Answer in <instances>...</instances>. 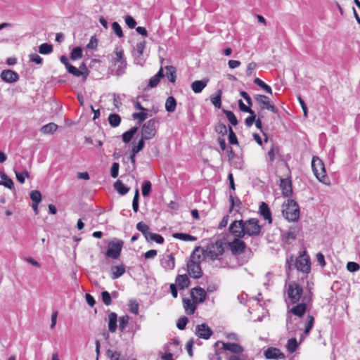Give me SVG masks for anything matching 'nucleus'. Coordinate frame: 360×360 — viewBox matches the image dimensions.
<instances>
[{
	"label": "nucleus",
	"instance_id": "1",
	"mask_svg": "<svg viewBox=\"0 0 360 360\" xmlns=\"http://www.w3.org/2000/svg\"><path fill=\"white\" fill-rule=\"evenodd\" d=\"M311 297H304L301 303L292 307L287 311L286 314V327L287 330L290 332L295 331L297 330V321L298 318H301L307 311V303L310 302Z\"/></svg>",
	"mask_w": 360,
	"mask_h": 360
},
{
	"label": "nucleus",
	"instance_id": "2",
	"mask_svg": "<svg viewBox=\"0 0 360 360\" xmlns=\"http://www.w3.org/2000/svg\"><path fill=\"white\" fill-rule=\"evenodd\" d=\"M283 217L289 221H296L300 217V207L296 201L289 199L286 204H283Z\"/></svg>",
	"mask_w": 360,
	"mask_h": 360
},
{
	"label": "nucleus",
	"instance_id": "3",
	"mask_svg": "<svg viewBox=\"0 0 360 360\" xmlns=\"http://www.w3.org/2000/svg\"><path fill=\"white\" fill-rule=\"evenodd\" d=\"M288 297L292 304H296L300 301H302L304 297H307L306 295H303V288L299 283L295 281L290 282L288 285ZM311 297V292H309Z\"/></svg>",
	"mask_w": 360,
	"mask_h": 360
},
{
	"label": "nucleus",
	"instance_id": "4",
	"mask_svg": "<svg viewBox=\"0 0 360 360\" xmlns=\"http://www.w3.org/2000/svg\"><path fill=\"white\" fill-rule=\"evenodd\" d=\"M244 222V236L256 237L261 234L262 227L259 224V221L257 218H250L243 220Z\"/></svg>",
	"mask_w": 360,
	"mask_h": 360
},
{
	"label": "nucleus",
	"instance_id": "5",
	"mask_svg": "<svg viewBox=\"0 0 360 360\" xmlns=\"http://www.w3.org/2000/svg\"><path fill=\"white\" fill-rule=\"evenodd\" d=\"M159 121L153 118L145 122L141 127V138L145 140L153 139L157 132Z\"/></svg>",
	"mask_w": 360,
	"mask_h": 360
},
{
	"label": "nucleus",
	"instance_id": "6",
	"mask_svg": "<svg viewBox=\"0 0 360 360\" xmlns=\"http://www.w3.org/2000/svg\"><path fill=\"white\" fill-rule=\"evenodd\" d=\"M311 167L316 179L320 182L324 183L326 178V172L322 160L317 156H314L311 160Z\"/></svg>",
	"mask_w": 360,
	"mask_h": 360
},
{
	"label": "nucleus",
	"instance_id": "7",
	"mask_svg": "<svg viewBox=\"0 0 360 360\" xmlns=\"http://www.w3.org/2000/svg\"><path fill=\"white\" fill-rule=\"evenodd\" d=\"M200 247H196L191 255V259L187 263V271L189 275L194 278H199L202 276V270L200 266L199 261H195L194 254L196 251H198Z\"/></svg>",
	"mask_w": 360,
	"mask_h": 360
},
{
	"label": "nucleus",
	"instance_id": "8",
	"mask_svg": "<svg viewBox=\"0 0 360 360\" xmlns=\"http://www.w3.org/2000/svg\"><path fill=\"white\" fill-rule=\"evenodd\" d=\"M224 244L221 240L208 244L205 250L206 255L210 257L212 260L217 259L224 252Z\"/></svg>",
	"mask_w": 360,
	"mask_h": 360
},
{
	"label": "nucleus",
	"instance_id": "9",
	"mask_svg": "<svg viewBox=\"0 0 360 360\" xmlns=\"http://www.w3.org/2000/svg\"><path fill=\"white\" fill-rule=\"evenodd\" d=\"M295 266L297 271L308 274L311 270V262L306 251H303L295 260Z\"/></svg>",
	"mask_w": 360,
	"mask_h": 360
},
{
	"label": "nucleus",
	"instance_id": "10",
	"mask_svg": "<svg viewBox=\"0 0 360 360\" xmlns=\"http://www.w3.org/2000/svg\"><path fill=\"white\" fill-rule=\"evenodd\" d=\"M123 245L124 242L121 240L110 242L105 253L106 257L117 259L120 256Z\"/></svg>",
	"mask_w": 360,
	"mask_h": 360
},
{
	"label": "nucleus",
	"instance_id": "11",
	"mask_svg": "<svg viewBox=\"0 0 360 360\" xmlns=\"http://www.w3.org/2000/svg\"><path fill=\"white\" fill-rule=\"evenodd\" d=\"M254 98L256 102L259 105L262 110L266 109L271 111L274 113H278V109L271 104L269 100V98L265 95L255 94Z\"/></svg>",
	"mask_w": 360,
	"mask_h": 360
},
{
	"label": "nucleus",
	"instance_id": "12",
	"mask_svg": "<svg viewBox=\"0 0 360 360\" xmlns=\"http://www.w3.org/2000/svg\"><path fill=\"white\" fill-rule=\"evenodd\" d=\"M244 222L243 219L235 220L229 226V232L235 237L243 238H244Z\"/></svg>",
	"mask_w": 360,
	"mask_h": 360
},
{
	"label": "nucleus",
	"instance_id": "13",
	"mask_svg": "<svg viewBox=\"0 0 360 360\" xmlns=\"http://www.w3.org/2000/svg\"><path fill=\"white\" fill-rule=\"evenodd\" d=\"M229 248L233 255H238L245 252L246 244L240 238H236L232 242L226 243Z\"/></svg>",
	"mask_w": 360,
	"mask_h": 360
},
{
	"label": "nucleus",
	"instance_id": "14",
	"mask_svg": "<svg viewBox=\"0 0 360 360\" xmlns=\"http://www.w3.org/2000/svg\"><path fill=\"white\" fill-rule=\"evenodd\" d=\"M219 345H222V349L226 351H229L232 353L240 354L243 352V347L236 343H231V342H224L223 341H217L214 343V347H219Z\"/></svg>",
	"mask_w": 360,
	"mask_h": 360
},
{
	"label": "nucleus",
	"instance_id": "15",
	"mask_svg": "<svg viewBox=\"0 0 360 360\" xmlns=\"http://www.w3.org/2000/svg\"><path fill=\"white\" fill-rule=\"evenodd\" d=\"M212 329L207 323L197 325L195 327V335L200 338L208 340L212 335Z\"/></svg>",
	"mask_w": 360,
	"mask_h": 360
},
{
	"label": "nucleus",
	"instance_id": "16",
	"mask_svg": "<svg viewBox=\"0 0 360 360\" xmlns=\"http://www.w3.org/2000/svg\"><path fill=\"white\" fill-rule=\"evenodd\" d=\"M160 264L165 271H171L175 266V258L173 253L164 255L160 259Z\"/></svg>",
	"mask_w": 360,
	"mask_h": 360
},
{
	"label": "nucleus",
	"instance_id": "17",
	"mask_svg": "<svg viewBox=\"0 0 360 360\" xmlns=\"http://www.w3.org/2000/svg\"><path fill=\"white\" fill-rule=\"evenodd\" d=\"M146 41L142 40L136 44V51L133 53L135 59V63L142 65L143 63V53L146 49Z\"/></svg>",
	"mask_w": 360,
	"mask_h": 360
},
{
	"label": "nucleus",
	"instance_id": "18",
	"mask_svg": "<svg viewBox=\"0 0 360 360\" xmlns=\"http://www.w3.org/2000/svg\"><path fill=\"white\" fill-rule=\"evenodd\" d=\"M191 295L194 303L203 302L206 299V292L200 287L193 288L191 291Z\"/></svg>",
	"mask_w": 360,
	"mask_h": 360
},
{
	"label": "nucleus",
	"instance_id": "19",
	"mask_svg": "<svg viewBox=\"0 0 360 360\" xmlns=\"http://www.w3.org/2000/svg\"><path fill=\"white\" fill-rule=\"evenodd\" d=\"M1 79L7 83H13L18 80L19 75L17 72L11 70H4L1 73Z\"/></svg>",
	"mask_w": 360,
	"mask_h": 360
},
{
	"label": "nucleus",
	"instance_id": "20",
	"mask_svg": "<svg viewBox=\"0 0 360 360\" xmlns=\"http://www.w3.org/2000/svg\"><path fill=\"white\" fill-rule=\"evenodd\" d=\"M264 355L267 359H281L285 357V354L276 347H269L264 351Z\"/></svg>",
	"mask_w": 360,
	"mask_h": 360
},
{
	"label": "nucleus",
	"instance_id": "21",
	"mask_svg": "<svg viewBox=\"0 0 360 360\" xmlns=\"http://www.w3.org/2000/svg\"><path fill=\"white\" fill-rule=\"evenodd\" d=\"M259 213L264 220L268 221V224H270L272 223L271 212L267 203L264 202L260 203Z\"/></svg>",
	"mask_w": 360,
	"mask_h": 360
},
{
	"label": "nucleus",
	"instance_id": "22",
	"mask_svg": "<svg viewBox=\"0 0 360 360\" xmlns=\"http://www.w3.org/2000/svg\"><path fill=\"white\" fill-rule=\"evenodd\" d=\"M280 187L284 196L289 197L292 193V182L290 179H281Z\"/></svg>",
	"mask_w": 360,
	"mask_h": 360
},
{
	"label": "nucleus",
	"instance_id": "23",
	"mask_svg": "<svg viewBox=\"0 0 360 360\" xmlns=\"http://www.w3.org/2000/svg\"><path fill=\"white\" fill-rule=\"evenodd\" d=\"M116 58L115 59L114 63H120V65L118 66L117 72L120 74H122L124 72V69L126 68L127 63L124 59V52L122 50L116 51Z\"/></svg>",
	"mask_w": 360,
	"mask_h": 360
},
{
	"label": "nucleus",
	"instance_id": "24",
	"mask_svg": "<svg viewBox=\"0 0 360 360\" xmlns=\"http://www.w3.org/2000/svg\"><path fill=\"white\" fill-rule=\"evenodd\" d=\"M111 271V278L115 280L122 276L125 271V266L124 264H120L117 266H112L110 268Z\"/></svg>",
	"mask_w": 360,
	"mask_h": 360
},
{
	"label": "nucleus",
	"instance_id": "25",
	"mask_svg": "<svg viewBox=\"0 0 360 360\" xmlns=\"http://www.w3.org/2000/svg\"><path fill=\"white\" fill-rule=\"evenodd\" d=\"M175 281L181 290L188 288L190 284L189 278L186 274L178 275Z\"/></svg>",
	"mask_w": 360,
	"mask_h": 360
},
{
	"label": "nucleus",
	"instance_id": "26",
	"mask_svg": "<svg viewBox=\"0 0 360 360\" xmlns=\"http://www.w3.org/2000/svg\"><path fill=\"white\" fill-rule=\"evenodd\" d=\"M208 79H203V80H196L194 81L191 84V89L195 94H199L202 92L203 89L207 86V84L208 82Z\"/></svg>",
	"mask_w": 360,
	"mask_h": 360
},
{
	"label": "nucleus",
	"instance_id": "27",
	"mask_svg": "<svg viewBox=\"0 0 360 360\" xmlns=\"http://www.w3.org/2000/svg\"><path fill=\"white\" fill-rule=\"evenodd\" d=\"M108 330L111 333H115L117 330V315L115 312H110L108 314Z\"/></svg>",
	"mask_w": 360,
	"mask_h": 360
},
{
	"label": "nucleus",
	"instance_id": "28",
	"mask_svg": "<svg viewBox=\"0 0 360 360\" xmlns=\"http://www.w3.org/2000/svg\"><path fill=\"white\" fill-rule=\"evenodd\" d=\"M163 69L161 68L156 75L149 79L148 86L154 88L158 86L160 79L164 77Z\"/></svg>",
	"mask_w": 360,
	"mask_h": 360
},
{
	"label": "nucleus",
	"instance_id": "29",
	"mask_svg": "<svg viewBox=\"0 0 360 360\" xmlns=\"http://www.w3.org/2000/svg\"><path fill=\"white\" fill-rule=\"evenodd\" d=\"M0 176L2 179L1 181H0V185H3L5 187L11 189V190H13V191H15V187H14V184H13V181L11 179H10L5 173L4 172H1L0 173Z\"/></svg>",
	"mask_w": 360,
	"mask_h": 360
},
{
	"label": "nucleus",
	"instance_id": "30",
	"mask_svg": "<svg viewBox=\"0 0 360 360\" xmlns=\"http://www.w3.org/2000/svg\"><path fill=\"white\" fill-rule=\"evenodd\" d=\"M66 69L70 74H72L76 77L82 76L84 79H86L89 75V72L80 71L78 68L71 64L68 65Z\"/></svg>",
	"mask_w": 360,
	"mask_h": 360
},
{
	"label": "nucleus",
	"instance_id": "31",
	"mask_svg": "<svg viewBox=\"0 0 360 360\" xmlns=\"http://www.w3.org/2000/svg\"><path fill=\"white\" fill-rule=\"evenodd\" d=\"M114 188L117 193L122 195L127 194L129 191V187L125 186L120 180H117L114 184Z\"/></svg>",
	"mask_w": 360,
	"mask_h": 360
},
{
	"label": "nucleus",
	"instance_id": "32",
	"mask_svg": "<svg viewBox=\"0 0 360 360\" xmlns=\"http://www.w3.org/2000/svg\"><path fill=\"white\" fill-rule=\"evenodd\" d=\"M138 127H133L129 130L125 131L122 134V141L125 143H128L134 137L135 134L138 131Z\"/></svg>",
	"mask_w": 360,
	"mask_h": 360
},
{
	"label": "nucleus",
	"instance_id": "33",
	"mask_svg": "<svg viewBox=\"0 0 360 360\" xmlns=\"http://www.w3.org/2000/svg\"><path fill=\"white\" fill-rule=\"evenodd\" d=\"M183 303H184V309H185V311H186V313L188 315L193 314L195 312V310L196 309L195 303L194 302L192 303L191 302V300L187 298L183 299Z\"/></svg>",
	"mask_w": 360,
	"mask_h": 360
},
{
	"label": "nucleus",
	"instance_id": "34",
	"mask_svg": "<svg viewBox=\"0 0 360 360\" xmlns=\"http://www.w3.org/2000/svg\"><path fill=\"white\" fill-rule=\"evenodd\" d=\"M172 237L184 241H194L196 240L195 236L184 233H174L172 234Z\"/></svg>",
	"mask_w": 360,
	"mask_h": 360
},
{
	"label": "nucleus",
	"instance_id": "35",
	"mask_svg": "<svg viewBox=\"0 0 360 360\" xmlns=\"http://www.w3.org/2000/svg\"><path fill=\"white\" fill-rule=\"evenodd\" d=\"M176 107V101L173 96H169L165 102V109L168 112H172Z\"/></svg>",
	"mask_w": 360,
	"mask_h": 360
},
{
	"label": "nucleus",
	"instance_id": "36",
	"mask_svg": "<svg viewBox=\"0 0 360 360\" xmlns=\"http://www.w3.org/2000/svg\"><path fill=\"white\" fill-rule=\"evenodd\" d=\"M148 239H146L148 242H152L154 241L158 244H162L165 241L164 238L158 234L150 232L149 234L147 236Z\"/></svg>",
	"mask_w": 360,
	"mask_h": 360
},
{
	"label": "nucleus",
	"instance_id": "37",
	"mask_svg": "<svg viewBox=\"0 0 360 360\" xmlns=\"http://www.w3.org/2000/svg\"><path fill=\"white\" fill-rule=\"evenodd\" d=\"M136 229L143 235L145 238L148 239L147 236L150 232L149 226L143 221H140L136 224Z\"/></svg>",
	"mask_w": 360,
	"mask_h": 360
},
{
	"label": "nucleus",
	"instance_id": "38",
	"mask_svg": "<svg viewBox=\"0 0 360 360\" xmlns=\"http://www.w3.org/2000/svg\"><path fill=\"white\" fill-rule=\"evenodd\" d=\"M58 129V125L55 123L51 122L44 125L41 128V133L44 134H53Z\"/></svg>",
	"mask_w": 360,
	"mask_h": 360
},
{
	"label": "nucleus",
	"instance_id": "39",
	"mask_svg": "<svg viewBox=\"0 0 360 360\" xmlns=\"http://www.w3.org/2000/svg\"><path fill=\"white\" fill-rule=\"evenodd\" d=\"M165 69L167 70L166 76L169 81L174 83L176 81V68L172 65H167Z\"/></svg>",
	"mask_w": 360,
	"mask_h": 360
},
{
	"label": "nucleus",
	"instance_id": "40",
	"mask_svg": "<svg viewBox=\"0 0 360 360\" xmlns=\"http://www.w3.org/2000/svg\"><path fill=\"white\" fill-rule=\"evenodd\" d=\"M108 122L111 127H117L121 122V117L116 113L110 114L108 117Z\"/></svg>",
	"mask_w": 360,
	"mask_h": 360
},
{
	"label": "nucleus",
	"instance_id": "41",
	"mask_svg": "<svg viewBox=\"0 0 360 360\" xmlns=\"http://www.w3.org/2000/svg\"><path fill=\"white\" fill-rule=\"evenodd\" d=\"M254 83L259 86L260 88H262L264 91H265L266 93L272 94V89L270 86L264 83L262 79L259 78H255L254 79Z\"/></svg>",
	"mask_w": 360,
	"mask_h": 360
},
{
	"label": "nucleus",
	"instance_id": "42",
	"mask_svg": "<svg viewBox=\"0 0 360 360\" xmlns=\"http://www.w3.org/2000/svg\"><path fill=\"white\" fill-rule=\"evenodd\" d=\"M82 57V49L79 46L74 48L70 53V58L75 60Z\"/></svg>",
	"mask_w": 360,
	"mask_h": 360
},
{
	"label": "nucleus",
	"instance_id": "43",
	"mask_svg": "<svg viewBox=\"0 0 360 360\" xmlns=\"http://www.w3.org/2000/svg\"><path fill=\"white\" fill-rule=\"evenodd\" d=\"M53 51V46L52 45L44 43L41 44L39 47V52L41 54H49Z\"/></svg>",
	"mask_w": 360,
	"mask_h": 360
},
{
	"label": "nucleus",
	"instance_id": "44",
	"mask_svg": "<svg viewBox=\"0 0 360 360\" xmlns=\"http://www.w3.org/2000/svg\"><path fill=\"white\" fill-rule=\"evenodd\" d=\"M297 347V342L296 338H290L288 340L286 348L290 353H293Z\"/></svg>",
	"mask_w": 360,
	"mask_h": 360
},
{
	"label": "nucleus",
	"instance_id": "45",
	"mask_svg": "<svg viewBox=\"0 0 360 360\" xmlns=\"http://www.w3.org/2000/svg\"><path fill=\"white\" fill-rule=\"evenodd\" d=\"M211 102L215 108L219 109L221 106V91L219 90L214 97L211 98Z\"/></svg>",
	"mask_w": 360,
	"mask_h": 360
},
{
	"label": "nucleus",
	"instance_id": "46",
	"mask_svg": "<svg viewBox=\"0 0 360 360\" xmlns=\"http://www.w3.org/2000/svg\"><path fill=\"white\" fill-rule=\"evenodd\" d=\"M151 186H152V185H151V183L150 181L147 180L143 183L141 191H142V195L144 197H147L150 195V193L151 191Z\"/></svg>",
	"mask_w": 360,
	"mask_h": 360
},
{
	"label": "nucleus",
	"instance_id": "47",
	"mask_svg": "<svg viewBox=\"0 0 360 360\" xmlns=\"http://www.w3.org/2000/svg\"><path fill=\"white\" fill-rule=\"evenodd\" d=\"M223 112L226 115L227 119L233 126L238 124V120L233 112L227 110H223Z\"/></svg>",
	"mask_w": 360,
	"mask_h": 360
},
{
	"label": "nucleus",
	"instance_id": "48",
	"mask_svg": "<svg viewBox=\"0 0 360 360\" xmlns=\"http://www.w3.org/2000/svg\"><path fill=\"white\" fill-rule=\"evenodd\" d=\"M30 197L32 202H35V204H39L41 201V195L39 191H32Z\"/></svg>",
	"mask_w": 360,
	"mask_h": 360
},
{
	"label": "nucleus",
	"instance_id": "49",
	"mask_svg": "<svg viewBox=\"0 0 360 360\" xmlns=\"http://www.w3.org/2000/svg\"><path fill=\"white\" fill-rule=\"evenodd\" d=\"M112 29L114 33L119 37L122 38L124 37L122 29L117 22H113L112 24Z\"/></svg>",
	"mask_w": 360,
	"mask_h": 360
},
{
	"label": "nucleus",
	"instance_id": "50",
	"mask_svg": "<svg viewBox=\"0 0 360 360\" xmlns=\"http://www.w3.org/2000/svg\"><path fill=\"white\" fill-rule=\"evenodd\" d=\"M124 22L126 25L128 26V27L130 29L135 28L137 24L135 19L130 15H127L124 16Z\"/></svg>",
	"mask_w": 360,
	"mask_h": 360
},
{
	"label": "nucleus",
	"instance_id": "51",
	"mask_svg": "<svg viewBox=\"0 0 360 360\" xmlns=\"http://www.w3.org/2000/svg\"><path fill=\"white\" fill-rule=\"evenodd\" d=\"M139 189L136 188L135 191L134 196L132 201V209L134 212H137L139 211Z\"/></svg>",
	"mask_w": 360,
	"mask_h": 360
},
{
	"label": "nucleus",
	"instance_id": "52",
	"mask_svg": "<svg viewBox=\"0 0 360 360\" xmlns=\"http://www.w3.org/2000/svg\"><path fill=\"white\" fill-rule=\"evenodd\" d=\"M148 115L147 112H146V111H143L141 112H134L132 115V117L134 120H137L139 123L143 122L148 117Z\"/></svg>",
	"mask_w": 360,
	"mask_h": 360
},
{
	"label": "nucleus",
	"instance_id": "53",
	"mask_svg": "<svg viewBox=\"0 0 360 360\" xmlns=\"http://www.w3.org/2000/svg\"><path fill=\"white\" fill-rule=\"evenodd\" d=\"M129 318L127 315L120 317L119 319V328L123 331L129 323Z\"/></svg>",
	"mask_w": 360,
	"mask_h": 360
},
{
	"label": "nucleus",
	"instance_id": "54",
	"mask_svg": "<svg viewBox=\"0 0 360 360\" xmlns=\"http://www.w3.org/2000/svg\"><path fill=\"white\" fill-rule=\"evenodd\" d=\"M144 140L142 138L139 141L136 146H134L131 149V153H134V155H136L139 152L143 150L145 146Z\"/></svg>",
	"mask_w": 360,
	"mask_h": 360
},
{
	"label": "nucleus",
	"instance_id": "55",
	"mask_svg": "<svg viewBox=\"0 0 360 360\" xmlns=\"http://www.w3.org/2000/svg\"><path fill=\"white\" fill-rule=\"evenodd\" d=\"M229 201L231 202V206H230V208H229V212H232V210L233 209V207L235 206H237V207H240V205H241V202H240V199L237 198L236 200H235L232 193H230V195H229Z\"/></svg>",
	"mask_w": 360,
	"mask_h": 360
},
{
	"label": "nucleus",
	"instance_id": "56",
	"mask_svg": "<svg viewBox=\"0 0 360 360\" xmlns=\"http://www.w3.org/2000/svg\"><path fill=\"white\" fill-rule=\"evenodd\" d=\"M314 323V318L311 315L307 316V323L305 326L304 333L308 334L311 330Z\"/></svg>",
	"mask_w": 360,
	"mask_h": 360
},
{
	"label": "nucleus",
	"instance_id": "57",
	"mask_svg": "<svg viewBox=\"0 0 360 360\" xmlns=\"http://www.w3.org/2000/svg\"><path fill=\"white\" fill-rule=\"evenodd\" d=\"M101 298L103 302L106 305L109 306L112 303V299L110 293L108 291H103L101 292Z\"/></svg>",
	"mask_w": 360,
	"mask_h": 360
},
{
	"label": "nucleus",
	"instance_id": "58",
	"mask_svg": "<svg viewBox=\"0 0 360 360\" xmlns=\"http://www.w3.org/2000/svg\"><path fill=\"white\" fill-rule=\"evenodd\" d=\"M229 141L231 144H238V139L236 135L233 132L231 127H229Z\"/></svg>",
	"mask_w": 360,
	"mask_h": 360
},
{
	"label": "nucleus",
	"instance_id": "59",
	"mask_svg": "<svg viewBox=\"0 0 360 360\" xmlns=\"http://www.w3.org/2000/svg\"><path fill=\"white\" fill-rule=\"evenodd\" d=\"M129 311L134 314H138L139 313V304L136 300H130L129 303Z\"/></svg>",
	"mask_w": 360,
	"mask_h": 360
},
{
	"label": "nucleus",
	"instance_id": "60",
	"mask_svg": "<svg viewBox=\"0 0 360 360\" xmlns=\"http://www.w3.org/2000/svg\"><path fill=\"white\" fill-rule=\"evenodd\" d=\"M215 131L217 133L221 134L222 136H224L226 134L228 129L226 126L224 124H218L215 127Z\"/></svg>",
	"mask_w": 360,
	"mask_h": 360
},
{
	"label": "nucleus",
	"instance_id": "61",
	"mask_svg": "<svg viewBox=\"0 0 360 360\" xmlns=\"http://www.w3.org/2000/svg\"><path fill=\"white\" fill-rule=\"evenodd\" d=\"M188 322V319L186 316L181 317L176 323V326L179 330H184L186 328V324Z\"/></svg>",
	"mask_w": 360,
	"mask_h": 360
},
{
	"label": "nucleus",
	"instance_id": "62",
	"mask_svg": "<svg viewBox=\"0 0 360 360\" xmlns=\"http://www.w3.org/2000/svg\"><path fill=\"white\" fill-rule=\"evenodd\" d=\"M347 269L350 272H355V271H357L360 269V266L356 262H349L347 264Z\"/></svg>",
	"mask_w": 360,
	"mask_h": 360
},
{
	"label": "nucleus",
	"instance_id": "63",
	"mask_svg": "<svg viewBox=\"0 0 360 360\" xmlns=\"http://www.w3.org/2000/svg\"><path fill=\"white\" fill-rule=\"evenodd\" d=\"M120 165L117 162H113L110 169V175L112 178H116L118 176Z\"/></svg>",
	"mask_w": 360,
	"mask_h": 360
},
{
	"label": "nucleus",
	"instance_id": "64",
	"mask_svg": "<svg viewBox=\"0 0 360 360\" xmlns=\"http://www.w3.org/2000/svg\"><path fill=\"white\" fill-rule=\"evenodd\" d=\"M29 57H30V60L31 62L35 63H37L38 65H41L42 64L43 59L38 54H37V53H32V54H30L29 56Z\"/></svg>",
	"mask_w": 360,
	"mask_h": 360
}]
</instances>
